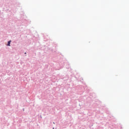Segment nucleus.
<instances>
[{
	"label": "nucleus",
	"instance_id": "nucleus-2",
	"mask_svg": "<svg viewBox=\"0 0 129 129\" xmlns=\"http://www.w3.org/2000/svg\"><path fill=\"white\" fill-rule=\"evenodd\" d=\"M25 54H27V53L25 52Z\"/></svg>",
	"mask_w": 129,
	"mask_h": 129
},
{
	"label": "nucleus",
	"instance_id": "nucleus-1",
	"mask_svg": "<svg viewBox=\"0 0 129 129\" xmlns=\"http://www.w3.org/2000/svg\"><path fill=\"white\" fill-rule=\"evenodd\" d=\"M12 42V41H9L8 42V44L7 45V46H11V42Z\"/></svg>",
	"mask_w": 129,
	"mask_h": 129
}]
</instances>
